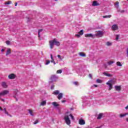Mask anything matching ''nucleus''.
Here are the masks:
<instances>
[{
  "label": "nucleus",
  "instance_id": "nucleus-1",
  "mask_svg": "<svg viewBox=\"0 0 128 128\" xmlns=\"http://www.w3.org/2000/svg\"><path fill=\"white\" fill-rule=\"evenodd\" d=\"M70 118H71L72 120H74V118L72 114L70 112H67L65 114V116H64V120H65L66 124H68V126H70L71 124L70 120Z\"/></svg>",
  "mask_w": 128,
  "mask_h": 128
},
{
  "label": "nucleus",
  "instance_id": "nucleus-2",
  "mask_svg": "<svg viewBox=\"0 0 128 128\" xmlns=\"http://www.w3.org/2000/svg\"><path fill=\"white\" fill-rule=\"evenodd\" d=\"M49 45L50 50H52L54 45L56 46H60V42L58 41L56 38H54L53 40H50L49 41Z\"/></svg>",
  "mask_w": 128,
  "mask_h": 128
},
{
  "label": "nucleus",
  "instance_id": "nucleus-3",
  "mask_svg": "<svg viewBox=\"0 0 128 128\" xmlns=\"http://www.w3.org/2000/svg\"><path fill=\"white\" fill-rule=\"evenodd\" d=\"M104 34V32L102 30L97 31L96 32V34H94V38H96H96H102Z\"/></svg>",
  "mask_w": 128,
  "mask_h": 128
},
{
  "label": "nucleus",
  "instance_id": "nucleus-4",
  "mask_svg": "<svg viewBox=\"0 0 128 128\" xmlns=\"http://www.w3.org/2000/svg\"><path fill=\"white\" fill-rule=\"evenodd\" d=\"M9 92H10V91H8V90H4L0 93V96H6V94H8Z\"/></svg>",
  "mask_w": 128,
  "mask_h": 128
},
{
  "label": "nucleus",
  "instance_id": "nucleus-5",
  "mask_svg": "<svg viewBox=\"0 0 128 128\" xmlns=\"http://www.w3.org/2000/svg\"><path fill=\"white\" fill-rule=\"evenodd\" d=\"M16 78V75L14 74H11L8 76V78L9 80H14Z\"/></svg>",
  "mask_w": 128,
  "mask_h": 128
},
{
  "label": "nucleus",
  "instance_id": "nucleus-6",
  "mask_svg": "<svg viewBox=\"0 0 128 128\" xmlns=\"http://www.w3.org/2000/svg\"><path fill=\"white\" fill-rule=\"evenodd\" d=\"M11 54H12V50L10 48H7L6 50V56H10Z\"/></svg>",
  "mask_w": 128,
  "mask_h": 128
},
{
  "label": "nucleus",
  "instance_id": "nucleus-7",
  "mask_svg": "<svg viewBox=\"0 0 128 128\" xmlns=\"http://www.w3.org/2000/svg\"><path fill=\"white\" fill-rule=\"evenodd\" d=\"M112 30H118V26L116 24H114L112 26Z\"/></svg>",
  "mask_w": 128,
  "mask_h": 128
},
{
  "label": "nucleus",
  "instance_id": "nucleus-8",
  "mask_svg": "<svg viewBox=\"0 0 128 128\" xmlns=\"http://www.w3.org/2000/svg\"><path fill=\"white\" fill-rule=\"evenodd\" d=\"M51 82H56V80H58V76L56 75H53L50 78Z\"/></svg>",
  "mask_w": 128,
  "mask_h": 128
},
{
  "label": "nucleus",
  "instance_id": "nucleus-9",
  "mask_svg": "<svg viewBox=\"0 0 128 128\" xmlns=\"http://www.w3.org/2000/svg\"><path fill=\"white\" fill-rule=\"evenodd\" d=\"M108 82H109V84H110L112 86L113 84H115L116 82V79L110 80Z\"/></svg>",
  "mask_w": 128,
  "mask_h": 128
},
{
  "label": "nucleus",
  "instance_id": "nucleus-10",
  "mask_svg": "<svg viewBox=\"0 0 128 128\" xmlns=\"http://www.w3.org/2000/svg\"><path fill=\"white\" fill-rule=\"evenodd\" d=\"M79 124H80V126H84V124H86V122L84 119H80L78 121Z\"/></svg>",
  "mask_w": 128,
  "mask_h": 128
},
{
  "label": "nucleus",
  "instance_id": "nucleus-11",
  "mask_svg": "<svg viewBox=\"0 0 128 128\" xmlns=\"http://www.w3.org/2000/svg\"><path fill=\"white\" fill-rule=\"evenodd\" d=\"M85 38H94V35L92 34H86L84 35Z\"/></svg>",
  "mask_w": 128,
  "mask_h": 128
},
{
  "label": "nucleus",
  "instance_id": "nucleus-12",
  "mask_svg": "<svg viewBox=\"0 0 128 128\" xmlns=\"http://www.w3.org/2000/svg\"><path fill=\"white\" fill-rule=\"evenodd\" d=\"M114 88H115L116 90H117V92H120L122 90V87L120 86H115Z\"/></svg>",
  "mask_w": 128,
  "mask_h": 128
},
{
  "label": "nucleus",
  "instance_id": "nucleus-13",
  "mask_svg": "<svg viewBox=\"0 0 128 128\" xmlns=\"http://www.w3.org/2000/svg\"><path fill=\"white\" fill-rule=\"evenodd\" d=\"M92 6H100V4L98 2V1H94L92 4Z\"/></svg>",
  "mask_w": 128,
  "mask_h": 128
},
{
  "label": "nucleus",
  "instance_id": "nucleus-14",
  "mask_svg": "<svg viewBox=\"0 0 128 128\" xmlns=\"http://www.w3.org/2000/svg\"><path fill=\"white\" fill-rule=\"evenodd\" d=\"M106 84L109 86L108 90H112V84L110 83H109L108 82H107Z\"/></svg>",
  "mask_w": 128,
  "mask_h": 128
},
{
  "label": "nucleus",
  "instance_id": "nucleus-15",
  "mask_svg": "<svg viewBox=\"0 0 128 128\" xmlns=\"http://www.w3.org/2000/svg\"><path fill=\"white\" fill-rule=\"evenodd\" d=\"M102 116H104V113H100L98 115L97 120H100L102 118Z\"/></svg>",
  "mask_w": 128,
  "mask_h": 128
},
{
  "label": "nucleus",
  "instance_id": "nucleus-16",
  "mask_svg": "<svg viewBox=\"0 0 128 128\" xmlns=\"http://www.w3.org/2000/svg\"><path fill=\"white\" fill-rule=\"evenodd\" d=\"M52 104L54 106V108H58L60 106V104H58L56 102H53Z\"/></svg>",
  "mask_w": 128,
  "mask_h": 128
},
{
  "label": "nucleus",
  "instance_id": "nucleus-17",
  "mask_svg": "<svg viewBox=\"0 0 128 128\" xmlns=\"http://www.w3.org/2000/svg\"><path fill=\"white\" fill-rule=\"evenodd\" d=\"M62 96H64V94L60 93L58 96V100H62Z\"/></svg>",
  "mask_w": 128,
  "mask_h": 128
},
{
  "label": "nucleus",
  "instance_id": "nucleus-18",
  "mask_svg": "<svg viewBox=\"0 0 128 128\" xmlns=\"http://www.w3.org/2000/svg\"><path fill=\"white\" fill-rule=\"evenodd\" d=\"M78 54L79 56H82V58H86V54L82 52H79Z\"/></svg>",
  "mask_w": 128,
  "mask_h": 128
},
{
  "label": "nucleus",
  "instance_id": "nucleus-19",
  "mask_svg": "<svg viewBox=\"0 0 128 128\" xmlns=\"http://www.w3.org/2000/svg\"><path fill=\"white\" fill-rule=\"evenodd\" d=\"M106 46H112V42H107L106 43Z\"/></svg>",
  "mask_w": 128,
  "mask_h": 128
},
{
  "label": "nucleus",
  "instance_id": "nucleus-20",
  "mask_svg": "<svg viewBox=\"0 0 128 128\" xmlns=\"http://www.w3.org/2000/svg\"><path fill=\"white\" fill-rule=\"evenodd\" d=\"M29 114L32 116H34V111L31 110H28Z\"/></svg>",
  "mask_w": 128,
  "mask_h": 128
},
{
  "label": "nucleus",
  "instance_id": "nucleus-21",
  "mask_svg": "<svg viewBox=\"0 0 128 128\" xmlns=\"http://www.w3.org/2000/svg\"><path fill=\"white\" fill-rule=\"evenodd\" d=\"M46 100H44L42 102H41L40 106H46Z\"/></svg>",
  "mask_w": 128,
  "mask_h": 128
},
{
  "label": "nucleus",
  "instance_id": "nucleus-22",
  "mask_svg": "<svg viewBox=\"0 0 128 128\" xmlns=\"http://www.w3.org/2000/svg\"><path fill=\"white\" fill-rule=\"evenodd\" d=\"M104 76H109V78H112V74H110L107 72H104Z\"/></svg>",
  "mask_w": 128,
  "mask_h": 128
},
{
  "label": "nucleus",
  "instance_id": "nucleus-23",
  "mask_svg": "<svg viewBox=\"0 0 128 128\" xmlns=\"http://www.w3.org/2000/svg\"><path fill=\"white\" fill-rule=\"evenodd\" d=\"M60 94V91L58 90H55L52 92L53 94H54L55 96H58Z\"/></svg>",
  "mask_w": 128,
  "mask_h": 128
},
{
  "label": "nucleus",
  "instance_id": "nucleus-24",
  "mask_svg": "<svg viewBox=\"0 0 128 128\" xmlns=\"http://www.w3.org/2000/svg\"><path fill=\"white\" fill-rule=\"evenodd\" d=\"M2 86H3V88H8V85H6V83L3 82H2Z\"/></svg>",
  "mask_w": 128,
  "mask_h": 128
},
{
  "label": "nucleus",
  "instance_id": "nucleus-25",
  "mask_svg": "<svg viewBox=\"0 0 128 128\" xmlns=\"http://www.w3.org/2000/svg\"><path fill=\"white\" fill-rule=\"evenodd\" d=\"M116 64L118 66H122V64L120 62H117Z\"/></svg>",
  "mask_w": 128,
  "mask_h": 128
},
{
  "label": "nucleus",
  "instance_id": "nucleus-26",
  "mask_svg": "<svg viewBox=\"0 0 128 128\" xmlns=\"http://www.w3.org/2000/svg\"><path fill=\"white\" fill-rule=\"evenodd\" d=\"M96 82H97L98 84H102V80L100 79H97L96 80Z\"/></svg>",
  "mask_w": 128,
  "mask_h": 128
},
{
  "label": "nucleus",
  "instance_id": "nucleus-27",
  "mask_svg": "<svg viewBox=\"0 0 128 128\" xmlns=\"http://www.w3.org/2000/svg\"><path fill=\"white\" fill-rule=\"evenodd\" d=\"M119 2H116L115 3V8H118V4H119Z\"/></svg>",
  "mask_w": 128,
  "mask_h": 128
},
{
  "label": "nucleus",
  "instance_id": "nucleus-28",
  "mask_svg": "<svg viewBox=\"0 0 128 128\" xmlns=\"http://www.w3.org/2000/svg\"><path fill=\"white\" fill-rule=\"evenodd\" d=\"M42 32V29H40V30H38V36L40 38V32Z\"/></svg>",
  "mask_w": 128,
  "mask_h": 128
},
{
  "label": "nucleus",
  "instance_id": "nucleus-29",
  "mask_svg": "<svg viewBox=\"0 0 128 128\" xmlns=\"http://www.w3.org/2000/svg\"><path fill=\"white\" fill-rule=\"evenodd\" d=\"M78 34L80 35V36H82L84 34V30H80V32H78Z\"/></svg>",
  "mask_w": 128,
  "mask_h": 128
},
{
  "label": "nucleus",
  "instance_id": "nucleus-30",
  "mask_svg": "<svg viewBox=\"0 0 128 128\" xmlns=\"http://www.w3.org/2000/svg\"><path fill=\"white\" fill-rule=\"evenodd\" d=\"M103 18H112V15L104 16Z\"/></svg>",
  "mask_w": 128,
  "mask_h": 128
},
{
  "label": "nucleus",
  "instance_id": "nucleus-31",
  "mask_svg": "<svg viewBox=\"0 0 128 128\" xmlns=\"http://www.w3.org/2000/svg\"><path fill=\"white\" fill-rule=\"evenodd\" d=\"M57 56L59 60H62V58H64V57L61 56L60 55H58Z\"/></svg>",
  "mask_w": 128,
  "mask_h": 128
},
{
  "label": "nucleus",
  "instance_id": "nucleus-32",
  "mask_svg": "<svg viewBox=\"0 0 128 128\" xmlns=\"http://www.w3.org/2000/svg\"><path fill=\"white\" fill-rule=\"evenodd\" d=\"M39 121L38 120H36L34 121V122L33 123V124H38Z\"/></svg>",
  "mask_w": 128,
  "mask_h": 128
},
{
  "label": "nucleus",
  "instance_id": "nucleus-33",
  "mask_svg": "<svg viewBox=\"0 0 128 128\" xmlns=\"http://www.w3.org/2000/svg\"><path fill=\"white\" fill-rule=\"evenodd\" d=\"M12 4V1H8L6 2L4 4Z\"/></svg>",
  "mask_w": 128,
  "mask_h": 128
},
{
  "label": "nucleus",
  "instance_id": "nucleus-34",
  "mask_svg": "<svg viewBox=\"0 0 128 128\" xmlns=\"http://www.w3.org/2000/svg\"><path fill=\"white\" fill-rule=\"evenodd\" d=\"M50 58H52V60H50L51 62H54V58H52V54L50 55Z\"/></svg>",
  "mask_w": 128,
  "mask_h": 128
},
{
  "label": "nucleus",
  "instance_id": "nucleus-35",
  "mask_svg": "<svg viewBox=\"0 0 128 128\" xmlns=\"http://www.w3.org/2000/svg\"><path fill=\"white\" fill-rule=\"evenodd\" d=\"M62 71L60 70H58L56 71V74H62Z\"/></svg>",
  "mask_w": 128,
  "mask_h": 128
},
{
  "label": "nucleus",
  "instance_id": "nucleus-36",
  "mask_svg": "<svg viewBox=\"0 0 128 128\" xmlns=\"http://www.w3.org/2000/svg\"><path fill=\"white\" fill-rule=\"evenodd\" d=\"M114 64V61H110L108 62V64H109V66H110V64Z\"/></svg>",
  "mask_w": 128,
  "mask_h": 128
},
{
  "label": "nucleus",
  "instance_id": "nucleus-37",
  "mask_svg": "<svg viewBox=\"0 0 128 128\" xmlns=\"http://www.w3.org/2000/svg\"><path fill=\"white\" fill-rule=\"evenodd\" d=\"M124 116H126L125 114H120V118H124Z\"/></svg>",
  "mask_w": 128,
  "mask_h": 128
},
{
  "label": "nucleus",
  "instance_id": "nucleus-38",
  "mask_svg": "<svg viewBox=\"0 0 128 128\" xmlns=\"http://www.w3.org/2000/svg\"><path fill=\"white\" fill-rule=\"evenodd\" d=\"M74 84H75V86H78V82H74Z\"/></svg>",
  "mask_w": 128,
  "mask_h": 128
},
{
  "label": "nucleus",
  "instance_id": "nucleus-39",
  "mask_svg": "<svg viewBox=\"0 0 128 128\" xmlns=\"http://www.w3.org/2000/svg\"><path fill=\"white\" fill-rule=\"evenodd\" d=\"M120 38V35H116V40H118Z\"/></svg>",
  "mask_w": 128,
  "mask_h": 128
},
{
  "label": "nucleus",
  "instance_id": "nucleus-40",
  "mask_svg": "<svg viewBox=\"0 0 128 128\" xmlns=\"http://www.w3.org/2000/svg\"><path fill=\"white\" fill-rule=\"evenodd\" d=\"M6 44H8V45L10 44V42L6 41Z\"/></svg>",
  "mask_w": 128,
  "mask_h": 128
},
{
  "label": "nucleus",
  "instance_id": "nucleus-41",
  "mask_svg": "<svg viewBox=\"0 0 128 128\" xmlns=\"http://www.w3.org/2000/svg\"><path fill=\"white\" fill-rule=\"evenodd\" d=\"M75 36H76L77 38H80V36L78 34H76L75 35Z\"/></svg>",
  "mask_w": 128,
  "mask_h": 128
},
{
  "label": "nucleus",
  "instance_id": "nucleus-42",
  "mask_svg": "<svg viewBox=\"0 0 128 128\" xmlns=\"http://www.w3.org/2000/svg\"><path fill=\"white\" fill-rule=\"evenodd\" d=\"M50 60H48L46 61V65L48 64H50Z\"/></svg>",
  "mask_w": 128,
  "mask_h": 128
},
{
  "label": "nucleus",
  "instance_id": "nucleus-43",
  "mask_svg": "<svg viewBox=\"0 0 128 128\" xmlns=\"http://www.w3.org/2000/svg\"><path fill=\"white\" fill-rule=\"evenodd\" d=\"M4 114H7V116H10V114H8V112L6 111L4 112Z\"/></svg>",
  "mask_w": 128,
  "mask_h": 128
},
{
  "label": "nucleus",
  "instance_id": "nucleus-44",
  "mask_svg": "<svg viewBox=\"0 0 128 128\" xmlns=\"http://www.w3.org/2000/svg\"><path fill=\"white\" fill-rule=\"evenodd\" d=\"M89 78H92V74H89Z\"/></svg>",
  "mask_w": 128,
  "mask_h": 128
},
{
  "label": "nucleus",
  "instance_id": "nucleus-45",
  "mask_svg": "<svg viewBox=\"0 0 128 128\" xmlns=\"http://www.w3.org/2000/svg\"><path fill=\"white\" fill-rule=\"evenodd\" d=\"M15 92L16 93V94H17L18 92V90H16Z\"/></svg>",
  "mask_w": 128,
  "mask_h": 128
},
{
  "label": "nucleus",
  "instance_id": "nucleus-46",
  "mask_svg": "<svg viewBox=\"0 0 128 128\" xmlns=\"http://www.w3.org/2000/svg\"><path fill=\"white\" fill-rule=\"evenodd\" d=\"M126 53L127 54V56H128V48H127L126 51Z\"/></svg>",
  "mask_w": 128,
  "mask_h": 128
},
{
  "label": "nucleus",
  "instance_id": "nucleus-47",
  "mask_svg": "<svg viewBox=\"0 0 128 128\" xmlns=\"http://www.w3.org/2000/svg\"><path fill=\"white\" fill-rule=\"evenodd\" d=\"M94 86L95 88H98V85L94 84Z\"/></svg>",
  "mask_w": 128,
  "mask_h": 128
},
{
  "label": "nucleus",
  "instance_id": "nucleus-48",
  "mask_svg": "<svg viewBox=\"0 0 128 128\" xmlns=\"http://www.w3.org/2000/svg\"><path fill=\"white\" fill-rule=\"evenodd\" d=\"M1 52H4V49H2Z\"/></svg>",
  "mask_w": 128,
  "mask_h": 128
},
{
  "label": "nucleus",
  "instance_id": "nucleus-49",
  "mask_svg": "<svg viewBox=\"0 0 128 128\" xmlns=\"http://www.w3.org/2000/svg\"><path fill=\"white\" fill-rule=\"evenodd\" d=\"M4 112H6V108H4Z\"/></svg>",
  "mask_w": 128,
  "mask_h": 128
},
{
  "label": "nucleus",
  "instance_id": "nucleus-50",
  "mask_svg": "<svg viewBox=\"0 0 128 128\" xmlns=\"http://www.w3.org/2000/svg\"><path fill=\"white\" fill-rule=\"evenodd\" d=\"M62 102L64 103V102H66V100H63L62 101Z\"/></svg>",
  "mask_w": 128,
  "mask_h": 128
},
{
  "label": "nucleus",
  "instance_id": "nucleus-51",
  "mask_svg": "<svg viewBox=\"0 0 128 128\" xmlns=\"http://www.w3.org/2000/svg\"><path fill=\"white\" fill-rule=\"evenodd\" d=\"M125 108H126V110H128V105L126 107H125Z\"/></svg>",
  "mask_w": 128,
  "mask_h": 128
},
{
  "label": "nucleus",
  "instance_id": "nucleus-52",
  "mask_svg": "<svg viewBox=\"0 0 128 128\" xmlns=\"http://www.w3.org/2000/svg\"><path fill=\"white\" fill-rule=\"evenodd\" d=\"M18 6V2L15 3V6Z\"/></svg>",
  "mask_w": 128,
  "mask_h": 128
},
{
  "label": "nucleus",
  "instance_id": "nucleus-53",
  "mask_svg": "<svg viewBox=\"0 0 128 128\" xmlns=\"http://www.w3.org/2000/svg\"><path fill=\"white\" fill-rule=\"evenodd\" d=\"M126 122H128V118H126Z\"/></svg>",
  "mask_w": 128,
  "mask_h": 128
},
{
  "label": "nucleus",
  "instance_id": "nucleus-54",
  "mask_svg": "<svg viewBox=\"0 0 128 128\" xmlns=\"http://www.w3.org/2000/svg\"><path fill=\"white\" fill-rule=\"evenodd\" d=\"M51 90H54V86H51Z\"/></svg>",
  "mask_w": 128,
  "mask_h": 128
},
{
  "label": "nucleus",
  "instance_id": "nucleus-55",
  "mask_svg": "<svg viewBox=\"0 0 128 128\" xmlns=\"http://www.w3.org/2000/svg\"><path fill=\"white\" fill-rule=\"evenodd\" d=\"M0 110L2 111V108L0 106Z\"/></svg>",
  "mask_w": 128,
  "mask_h": 128
},
{
  "label": "nucleus",
  "instance_id": "nucleus-56",
  "mask_svg": "<svg viewBox=\"0 0 128 128\" xmlns=\"http://www.w3.org/2000/svg\"><path fill=\"white\" fill-rule=\"evenodd\" d=\"M125 114V116H128V113H126V114Z\"/></svg>",
  "mask_w": 128,
  "mask_h": 128
},
{
  "label": "nucleus",
  "instance_id": "nucleus-57",
  "mask_svg": "<svg viewBox=\"0 0 128 128\" xmlns=\"http://www.w3.org/2000/svg\"><path fill=\"white\" fill-rule=\"evenodd\" d=\"M54 62V64H56V62Z\"/></svg>",
  "mask_w": 128,
  "mask_h": 128
},
{
  "label": "nucleus",
  "instance_id": "nucleus-58",
  "mask_svg": "<svg viewBox=\"0 0 128 128\" xmlns=\"http://www.w3.org/2000/svg\"><path fill=\"white\" fill-rule=\"evenodd\" d=\"M13 96H14V98H16V95H14Z\"/></svg>",
  "mask_w": 128,
  "mask_h": 128
},
{
  "label": "nucleus",
  "instance_id": "nucleus-59",
  "mask_svg": "<svg viewBox=\"0 0 128 128\" xmlns=\"http://www.w3.org/2000/svg\"><path fill=\"white\" fill-rule=\"evenodd\" d=\"M96 128H100V127H96Z\"/></svg>",
  "mask_w": 128,
  "mask_h": 128
},
{
  "label": "nucleus",
  "instance_id": "nucleus-60",
  "mask_svg": "<svg viewBox=\"0 0 128 128\" xmlns=\"http://www.w3.org/2000/svg\"><path fill=\"white\" fill-rule=\"evenodd\" d=\"M128 1V0H127Z\"/></svg>",
  "mask_w": 128,
  "mask_h": 128
}]
</instances>
